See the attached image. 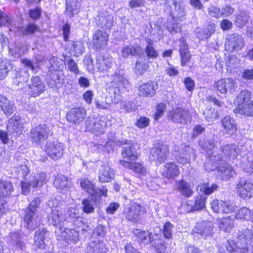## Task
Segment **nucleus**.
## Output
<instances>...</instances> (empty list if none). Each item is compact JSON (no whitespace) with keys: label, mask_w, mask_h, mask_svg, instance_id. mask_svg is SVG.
I'll use <instances>...</instances> for the list:
<instances>
[{"label":"nucleus","mask_w":253,"mask_h":253,"mask_svg":"<svg viewBox=\"0 0 253 253\" xmlns=\"http://www.w3.org/2000/svg\"><path fill=\"white\" fill-rule=\"evenodd\" d=\"M227 250L231 253H253V229H245L238 234V240L228 241L226 244Z\"/></svg>","instance_id":"1"},{"label":"nucleus","mask_w":253,"mask_h":253,"mask_svg":"<svg viewBox=\"0 0 253 253\" xmlns=\"http://www.w3.org/2000/svg\"><path fill=\"white\" fill-rule=\"evenodd\" d=\"M225 162L219 156L212 153L206 161L205 169L209 171L217 169V174L222 179H229L234 176L235 172L232 166Z\"/></svg>","instance_id":"2"},{"label":"nucleus","mask_w":253,"mask_h":253,"mask_svg":"<svg viewBox=\"0 0 253 253\" xmlns=\"http://www.w3.org/2000/svg\"><path fill=\"white\" fill-rule=\"evenodd\" d=\"M110 80L112 81L111 84L114 87L110 89L109 93L111 94H114V99L112 101L117 103L119 101L121 96V89L127 88L129 83L120 71L111 75Z\"/></svg>","instance_id":"3"},{"label":"nucleus","mask_w":253,"mask_h":253,"mask_svg":"<svg viewBox=\"0 0 253 253\" xmlns=\"http://www.w3.org/2000/svg\"><path fill=\"white\" fill-rule=\"evenodd\" d=\"M168 118L174 123L185 125L191 122L192 116L186 108L177 107L169 112Z\"/></svg>","instance_id":"4"},{"label":"nucleus","mask_w":253,"mask_h":253,"mask_svg":"<svg viewBox=\"0 0 253 253\" xmlns=\"http://www.w3.org/2000/svg\"><path fill=\"white\" fill-rule=\"evenodd\" d=\"M169 151V146L162 142H159L153 145L150 150L149 159L155 162L156 164L160 165L167 159Z\"/></svg>","instance_id":"5"},{"label":"nucleus","mask_w":253,"mask_h":253,"mask_svg":"<svg viewBox=\"0 0 253 253\" xmlns=\"http://www.w3.org/2000/svg\"><path fill=\"white\" fill-rule=\"evenodd\" d=\"M108 123V119L104 116H98L95 118L89 117L85 121L86 128L90 131L103 133Z\"/></svg>","instance_id":"6"},{"label":"nucleus","mask_w":253,"mask_h":253,"mask_svg":"<svg viewBox=\"0 0 253 253\" xmlns=\"http://www.w3.org/2000/svg\"><path fill=\"white\" fill-rule=\"evenodd\" d=\"M164 9L174 18H183L186 13V10L182 5V0H166Z\"/></svg>","instance_id":"7"},{"label":"nucleus","mask_w":253,"mask_h":253,"mask_svg":"<svg viewBox=\"0 0 253 253\" xmlns=\"http://www.w3.org/2000/svg\"><path fill=\"white\" fill-rule=\"evenodd\" d=\"M48 207L45 209L47 214L48 222L55 226L59 225L61 222L66 220L64 214L59 210L57 206L54 204L53 200H50L47 203Z\"/></svg>","instance_id":"8"},{"label":"nucleus","mask_w":253,"mask_h":253,"mask_svg":"<svg viewBox=\"0 0 253 253\" xmlns=\"http://www.w3.org/2000/svg\"><path fill=\"white\" fill-rule=\"evenodd\" d=\"M142 207L136 203H132L124 206L123 214L126 219L132 223H137L140 221V212Z\"/></svg>","instance_id":"9"},{"label":"nucleus","mask_w":253,"mask_h":253,"mask_svg":"<svg viewBox=\"0 0 253 253\" xmlns=\"http://www.w3.org/2000/svg\"><path fill=\"white\" fill-rule=\"evenodd\" d=\"M50 130L45 125H39L33 128L30 132V137L33 143L39 144L47 139Z\"/></svg>","instance_id":"10"},{"label":"nucleus","mask_w":253,"mask_h":253,"mask_svg":"<svg viewBox=\"0 0 253 253\" xmlns=\"http://www.w3.org/2000/svg\"><path fill=\"white\" fill-rule=\"evenodd\" d=\"M196 151L188 146H182L174 153L177 162L182 165L189 163L191 159H195Z\"/></svg>","instance_id":"11"},{"label":"nucleus","mask_w":253,"mask_h":253,"mask_svg":"<svg viewBox=\"0 0 253 253\" xmlns=\"http://www.w3.org/2000/svg\"><path fill=\"white\" fill-rule=\"evenodd\" d=\"M236 81L231 78H224L214 83L213 88L221 94L225 95L228 92L230 93L235 89Z\"/></svg>","instance_id":"12"},{"label":"nucleus","mask_w":253,"mask_h":253,"mask_svg":"<svg viewBox=\"0 0 253 253\" xmlns=\"http://www.w3.org/2000/svg\"><path fill=\"white\" fill-rule=\"evenodd\" d=\"M23 220L27 229L33 231L40 225L41 219L37 212L26 209L24 211Z\"/></svg>","instance_id":"13"},{"label":"nucleus","mask_w":253,"mask_h":253,"mask_svg":"<svg viewBox=\"0 0 253 253\" xmlns=\"http://www.w3.org/2000/svg\"><path fill=\"white\" fill-rule=\"evenodd\" d=\"M44 151L50 158L58 160L63 156V145L57 141H48L46 143Z\"/></svg>","instance_id":"14"},{"label":"nucleus","mask_w":253,"mask_h":253,"mask_svg":"<svg viewBox=\"0 0 253 253\" xmlns=\"http://www.w3.org/2000/svg\"><path fill=\"white\" fill-rule=\"evenodd\" d=\"M45 86L41 79L39 76H34L31 79L28 84L29 94L33 97H37L42 93Z\"/></svg>","instance_id":"15"},{"label":"nucleus","mask_w":253,"mask_h":253,"mask_svg":"<svg viewBox=\"0 0 253 253\" xmlns=\"http://www.w3.org/2000/svg\"><path fill=\"white\" fill-rule=\"evenodd\" d=\"M226 40L225 47L226 50L229 51H233L240 50L245 44L244 38L237 34L228 35Z\"/></svg>","instance_id":"16"},{"label":"nucleus","mask_w":253,"mask_h":253,"mask_svg":"<svg viewBox=\"0 0 253 253\" xmlns=\"http://www.w3.org/2000/svg\"><path fill=\"white\" fill-rule=\"evenodd\" d=\"M86 115L85 110L81 107L72 108L66 115L67 120L71 124L78 125L82 122Z\"/></svg>","instance_id":"17"},{"label":"nucleus","mask_w":253,"mask_h":253,"mask_svg":"<svg viewBox=\"0 0 253 253\" xmlns=\"http://www.w3.org/2000/svg\"><path fill=\"white\" fill-rule=\"evenodd\" d=\"M108 34L105 31L97 30L93 35L92 43L93 48L97 50H102L107 45Z\"/></svg>","instance_id":"18"},{"label":"nucleus","mask_w":253,"mask_h":253,"mask_svg":"<svg viewBox=\"0 0 253 253\" xmlns=\"http://www.w3.org/2000/svg\"><path fill=\"white\" fill-rule=\"evenodd\" d=\"M211 207L215 212L229 213L235 211L236 207L229 202L218 200H213L211 203Z\"/></svg>","instance_id":"19"},{"label":"nucleus","mask_w":253,"mask_h":253,"mask_svg":"<svg viewBox=\"0 0 253 253\" xmlns=\"http://www.w3.org/2000/svg\"><path fill=\"white\" fill-rule=\"evenodd\" d=\"M240 152V149L236 144H226L221 148V154L218 155L222 160L226 161L228 158L235 159Z\"/></svg>","instance_id":"20"},{"label":"nucleus","mask_w":253,"mask_h":253,"mask_svg":"<svg viewBox=\"0 0 253 253\" xmlns=\"http://www.w3.org/2000/svg\"><path fill=\"white\" fill-rule=\"evenodd\" d=\"M60 236L59 240H64L69 243H76L79 240V233L74 229L60 227L59 228Z\"/></svg>","instance_id":"21"},{"label":"nucleus","mask_w":253,"mask_h":253,"mask_svg":"<svg viewBox=\"0 0 253 253\" xmlns=\"http://www.w3.org/2000/svg\"><path fill=\"white\" fill-rule=\"evenodd\" d=\"M238 192L243 199L250 198L253 195V184L245 179H241L237 185Z\"/></svg>","instance_id":"22"},{"label":"nucleus","mask_w":253,"mask_h":253,"mask_svg":"<svg viewBox=\"0 0 253 253\" xmlns=\"http://www.w3.org/2000/svg\"><path fill=\"white\" fill-rule=\"evenodd\" d=\"M8 132L14 136H18L22 132V124L20 117L17 116H13L9 120L7 124Z\"/></svg>","instance_id":"23"},{"label":"nucleus","mask_w":253,"mask_h":253,"mask_svg":"<svg viewBox=\"0 0 253 253\" xmlns=\"http://www.w3.org/2000/svg\"><path fill=\"white\" fill-rule=\"evenodd\" d=\"M115 171L108 164L101 167L98 174L99 180L102 183L109 182L114 178Z\"/></svg>","instance_id":"24"},{"label":"nucleus","mask_w":253,"mask_h":253,"mask_svg":"<svg viewBox=\"0 0 253 253\" xmlns=\"http://www.w3.org/2000/svg\"><path fill=\"white\" fill-rule=\"evenodd\" d=\"M213 225L211 222H203L197 224L193 229V232L199 234L202 237L206 238L213 233Z\"/></svg>","instance_id":"25"},{"label":"nucleus","mask_w":253,"mask_h":253,"mask_svg":"<svg viewBox=\"0 0 253 253\" xmlns=\"http://www.w3.org/2000/svg\"><path fill=\"white\" fill-rule=\"evenodd\" d=\"M113 22V16L107 11L100 13L96 18V24L102 28L110 29Z\"/></svg>","instance_id":"26"},{"label":"nucleus","mask_w":253,"mask_h":253,"mask_svg":"<svg viewBox=\"0 0 253 253\" xmlns=\"http://www.w3.org/2000/svg\"><path fill=\"white\" fill-rule=\"evenodd\" d=\"M237 117L242 118L245 117H253V100L250 102L239 105L234 110Z\"/></svg>","instance_id":"27"},{"label":"nucleus","mask_w":253,"mask_h":253,"mask_svg":"<svg viewBox=\"0 0 253 253\" xmlns=\"http://www.w3.org/2000/svg\"><path fill=\"white\" fill-rule=\"evenodd\" d=\"M156 83L150 82L141 84L139 87L138 94L141 96L152 97L156 93Z\"/></svg>","instance_id":"28"},{"label":"nucleus","mask_w":253,"mask_h":253,"mask_svg":"<svg viewBox=\"0 0 253 253\" xmlns=\"http://www.w3.org/2000/svg\"><path fill=\"white\" fill-rule=\"evenodd\" d=\"M97 67L101 72H105L110 69L112 65V59L104 57L101 53H98L96 57Z\"/></svg>","instance_id":"29"},{"label":"nucleus","mask_w":253,"mask_h":253,"mask_svg":"<svg viewBox=\"0 0 253 253\" xmlns=\"http://www.w3.org/2000/svg\"><path fill=\"white\" fill-rule=\"evenodd\" d=\"M134 144H129L123 147L122 154L124 158H127L130 161L136 160L137 159V153Z\"/></svg>","instance_id":"30"},{"label":"nucleus","mask_w":253,"mask_h":253,"mask_svg":"<svg viewBox=\"0 0 253 253\" xmlns=\"http://www.w3.org/2000/svg\"><path fill=\"white\" fill-rule=\"evenodd\" d=\"M163 173L164 176L173 179L179 175L178 167L173 162L167 163L164 166Z\"/></svg>","instance_id":"31"},{"label":"nucleus","mask_w":253,"mask_h":253,"mask_svg":"<svg viewBox=\"0 0 253 253\" xmlns=\"http://www.w3.org/2000/svg\"><path fill=\"white\" fill-rule=\"evenodd\" d=\"M0 107L6 115H11L15 111L13 103L1 95H0Z\"/></svg>","instance_id":"32"},{"label":"nucleus","mask_w":253,"mask_h":253,"mask_svg":"<svg viewBox=\"0 0 253 253\" xmlns=\"http://www.w3.org/2000/svg\"><path fill=\"white\" fill-rule=\"evenodd\" d=\"M53 184L58 190H65L71 185L70 179L64 175H58L54 179Z\"/></svg>","instance_id":"33"},{"label":"nucleus","mask_w":253,"mask_h":253,"mask_svg":"<svg viewBox=\"0 0 253 253\" xmlns=\"http://www.w3.org/2000/svg\"><path fill=\"white\" fill-rule=\"evenodd\" d=\"M65 14L70 18H72L74 14H77L80 4L78 0H66Z\"/></svg>","instance_id":"34"},{"label":"nucleus","mask_w":253,"mask_h":253,"mask_svg":"<svg viewBox=\"0 0 253 253\" xmlns=\"http://www.w3.org/2000/svg\"><path fill=\"white\" fill-rule=\"evenodd\" d=\"M216 142L217 137L213 136L209 138H206L203 140H200L199 144L203 149L208 151L207 154L210 156L211 155L212 153H213L214 155H216L214 153H212L211 154H209V152L211 151L214 148L215 145H216ZM209 157L210 156L209 158Z\"/></svg>","instance_id":"35"},{"label":"nucleus","mask_w":253,"mask_h":253,"mask_svg":"<svg viewBox=\"0 0 253 253\" xmlns=\"http://www.w3.org/2000/svg\"><path fill=\"white\" fill-rule=\"evenodd\" d=\"M142 53V48L140 46H126L121 50V56L126 58L129 55L132 56L140 55Z\"/></svg>","instance_id":"36"},{"label":"nucleus","mask_w":253,"mask_h":253,"mask_svg":"<svg viewBox=\"0 0 253 253\" xmlns=\"http://www.w3.org/2000/svg\"><path fill=\"white\" fill-rule=\"evenodd\" d=\"M43 60L42 58L35 57L34 60H31L28 58L21 59V62L24 66L28 69H31L34 73L37 72V69L40 68L39 63Z\"/></svg>","instance_id":"37"},{"label":"nucleus","mask_w":253,"mask_h":253,"mask_svg":"<svg viewBox=\"0 0 253 253\" xmlns=\"http://www.w3.org/2000/svg\"><path fill=\"white\" fill-rule=\"evenodd\" d=\"M47 233L48 231L44 228H40L36 231L34 239L36 245L39 248H43L45 247V236Z\"/></svg>","instance_id":"38"},{"label":"nucleus","mask_w":253,"mask_h":253,"mask_svg":"<svg viewBox=\"0 0 253 253\" xmlns=\"http://www.w3.org/2000/svg\"><path fill=\"white\" fill-rule=\"evenodd\" d=\"M68 220L76 226L80 227L83 224V218L79 214L78 210L75 208H70L68 210Z\"/></svg>","instance_id":"39"},{"label":"nucleus","mask_w":253,"mask_h":253,"mask_svg":"<svg viewBox=\"0 0 253 253\" xmlns=\"http://www.w3.org/2000/svg\"><path fill=\"white\" fill-rule=\"evenodd\" d=\"M221 124L227 132L234 133L236 131V124L234 119L229 116H225L221 120Z\"/></svg>","instance_id":"40"},{"label":"nucleus","mask_w":253,"mask_h":253,"mask_svg":"<svg viewBox=\"0 0 253 253\" xmlns=\"http://www.w3.org/2000/svg\"><path fill=\"white\" fill-rule=\"evenodd\" d=\"M13 65L7 59L0 60V80H3L12 70Z\"/></svg>","instance_id":"41"},{"label":"nucleus","mask_w":253,"mask_h":253,"mask_svg":"<svg viewBox=\"0 0 253 253\" xmlns=\"http://www.w3.org/2000/svg\"><path fill=\"white\" fill-rule=\"evenodd\" d=\"M96 202V199L94 196L83 200L82 202L83 211L87 214L93 212L95 210L94 206Z\"/></svg>","instance_id":"42"},{"label":"nucleus","mask_w":253,"mask_h":253,"mask_svg":"<svg viewBox=\"0 0 253 253\" xmlns=\"http://www.w3.org/2000/svg\"><path fill=\"white\" fill-rule=\"evenodd\" d=\"M14 190L12 184L7 180L0 181V197L9 196Z\"/></svg>","instance_id":"43"},{"label":"nucleus","mask_w":253,"mask_h":253,"mask_svg":"<svg viewBox=\"0 0 253 253\" xmlns=\"http://www.w3.org/2000/svg\"><path fill=\"white\" fill-rule=\"evenodd\" d=\"M177 188L181 195L187 198L191 196L193 193L190 185L184 180L177 183Z\"/></svg>","instance_id":"44"},{"label":"nucleus","mask_w":253,"mask_h":253,"mask_svg":"<svg viewBox=\"0 0 253 253\" xmlns=\"http://www.w3.org/2000/svg\"><path fill=\"white\" fill-rule=\"evenodd\" d=\"M39 29L38 26L35 24L29 23L22 27H19L18 29V32L23 36H29L34 35Z\"/></svg>","instance_id":"45"},{"label":"nucleus","mask_w":253,"mask_h":253,"mask_svg":"<svg viewBox=\"0 0 253 253\" xmlns=\"http://www.w3.org/2000/svg\"><path fill=\"white\" fill-rule=\"evenodd\" d=\"M179 52L181 59V65L185 66L190 60L191 54H190L187 45L182 42L180 44Z\"/></svg>","instance_id":"46"},{"label":"nucleus","mask_w":253,"mask_h":253,"mask_svg":"<svg viewBox=\"0 0 253 253\" xmlns=\"http://www.w3.org/2000/svg\"><path fill=\"white\" fill-rule=\"evenodd\" d=\"M249 18V12L247 11L241 12L236 17L235 25L238 28H242L246 25Z\"/></svg>","instance_id":"47"},{"label":"nucleus","mask_w":253,"mask_h":253,"mask_svg":"<svg viewBox=\"0 0 253 253\" xmlns=\"http://www.w3.org/2000/svg\"><path fill=\"white\" fill-rule=\"evenodd\" d=\"M9 243L21 250L24 247V243L21 240V235L18 232H12L9 235Z\"/></svg>","instance_id":"48"},{"label":"nucleus","mask_w":253,"mask_h":253,"mask_svg":"<svg viewBox=\"0 0 253 253\" xmlns=\"http://www.w3.org/2000/svg\"><path fill=\"white\" fill-rule=\"evenodd\" d=\"M134 233L142 242L146 241V243H148L149 241H153V233L148 230L140 231L136 229Z\"/></svg>","instance_id":"49"},{"label":"nucleus","mask_w":253,"mask_h":253,"mask_svg":"<svg viewBox=\"0 0 253 253\" xmlns=\"http://www.w3.org/2000/svg\"><path fill=\"white\" fill-rule=\"evenodd\" d=\"M218 187V185L216 184H212L211 185L203 184L199 185L197 190L206 195H210L216 191Z\"/></svg>","instance_id":"50"},{"label":"nucleus","mask_w":253,"mask_h":253,"mask_svg":"<svg viewBox=\"0 0 253 253\" xmlns=\"http://www.w3.org/2000/svg\"><path fill=\"white\" fill-rule=\"evenodd\" d=\"M214 31V27L212 26H209L201 31H197L196 37L200 40L210 38Z\"/></svg>","instance_id":"51"},{"label":"nucleus","mask_w":253,"mask_h":253,"mask_svg":"<svg viewBox=\"0 0 253 253\" xmlns=\"http://www.w3.org/2000/svg\"><path fill=\"white\" fill-rule=\"evenodd\" d=\"M120 163L125 167L132 169L137 173L142 172L143 167L141 164L139 163H133L128 162L124 160L120 161Z\"/></svg>","instance_id":"52"},{"label":"nucleus","mask_w":253,"mask_h":253,"mask_svg":"<svg viewBox=\"0 0 253 253\" xmlns=\"http://www.w3.org/2000/svg\"><path fill=\"white\" fill-rule=\"evenodd\" d=\"M47 175L46 173L42 172L39 174L37 177H33L31 178V185L33 188L42 186L46 182Z\"/></svg>","instance_id":"53"},{"label":"nucleus","mask_w":253,"mask_h":253,"mask_svg":"<svg viewBox=\"0 0 253 253\" xmlns=\"http://www.w3.org/2000/svg\"><path fill=\"white\" fill-rule=\"evenodd\" d=\"M203 114L206 120L212 122L219 117V112L217 110L211 108L204 110Z\"/></svg>","instance_id":"54"},{"label":"nucleus","mask_w":253,"mask_h":253,"mask_svg":"<svg viewBox=\"0 0 253 253\" xmlns=\"http://www.w3.org/2000/svg\"><path fill=\"white\" fill-rule=\"evenodd\" d=\"M120 109L124 110L125 113H128L136 111L137 107L133 101H122L120 103Z\"/></svg>","instance_id":"55"},{"label":"nucleus","mask_w":253,"mask_h":253,"mask_svg":"<svg viewBox=\"0 0 253 253\" xmlns=\"http://www.w3.org/2000/svg\"><path fill=\"white\" fill-rule=\"evenodd\" d=\"M253 213L247 208L244 207L240 209L236 214V217L238 219H243L247 220H251Z\"/></svg>","instance_id":"56"},{"label":"nucleus","mask_w":253,"mask_h":253,"mask_svg":"<svg viewBox=\"0 0 253 253\" xmlns=\"http://www.w3.org/2000/svg\"><path fill=\"white\" fill-rule=\"evenodd\" d=\"M81 187L86 192L91 194L94 192V186L86 178H81L79 180Z\"/></svg>","instance_id":"57"},{"label":"nucleus","mask_w":253,"mask_h":253,"mask_svg":"<svg viewBox=\"0 0 253 253\" xmlns=\"http://www.w3.org/2000/svg\"><path fill=\"white\" fill-rule=\"evenodd\" d=\"M219 228L225 232H229L233 226V221L228 218H224L218 221Z\"/></svg>","instance_id":"58"},{"label":"nucleus","mask_w":253,"mask_h":253,"mask_svg":"<svg viewBox=\"0 0 253 253\" xmlns=\"http://www.w3.org/2000/svg\"><path fill=\"white\" fill-rule=\"evenodd\" d=\"M12 23V18L0 8V27H9Z\"/></svg>","instance_id":"59"},{"label":"nucleus","mask_w":253,"mask_h":253,"mask_svg":"<svg viewBox=\"0 0 253 253\" xmlns=\"http://www.w3.org/2000/svg\"><path fill=\"white\" fill-rule=\"evenodd\" d=\"M64 59L67 62L68 70L70 72H73L75 74H79L80 71L78 69L77 64L75 62V61L68 56H65Z\"/></svg>","instance_id":"60"},{"label":"nucleus","mask_w":253,"mask_h":253,"mask_svg":"<svg viewBox=\"0 0 253 253\" xmlns=\"http://www.w3.org/2000/svg\"><path fill=\"white\" fill-rule=\"evenodd\" d=\"M206 198L200 195L195 199L194 206L192 208L191 211H198L203 209L205 206Z\"/></svg>","instance_id":"61"},{"label":"nucleus","mask_w":253,"mask_h":253,"mask_svg":"<svg viewBox=\"0 0 253 253\" xmlns=\"http://www.w3.org/2000/svg\"><path fill=\"white\" fill-rule=\"evenodd\" d=\"M171 21H169L167 25V29L170 33H178L181 30V26L175 22L174 18Z\"/></svg>","instance_id":"62"},{"label":"nucleus","mask_w":253,"mask_h":253,"mask_svg":"<svg viewBox=\"0 0 253 253\" xmlns=\"http://www.w3.org/2000/svg\"><path fill=\"white\" fill-rule=\"evenodd\" d=\"M173 226L169 222H167L163 226V232L164 237L167 239H170L172 236Z\"/></svg>","instance_id":"63"},{"label":"nucleus","mask_w":253,"mask_h":253,"mask_svg":"<svg viewBox=\"0 0 253 253\" xmlns=\"http://www.w3.org/2000/svg\"><path fill=\"white\" fill-rule=\"evenodd\" d=\"M167 110V106L163 103H159L157 106L156 113L154 115L155 120H158L161 118Z\"/></svg>","instance_id":"64"}]
</instances>
